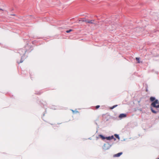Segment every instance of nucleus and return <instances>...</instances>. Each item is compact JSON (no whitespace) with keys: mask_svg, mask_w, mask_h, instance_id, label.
Listing matches in <instances>:
<instances>
[{"mask_svg":"<svg viewBox=\"0 0 159 159\" xmlns=\"http://www.w3.org/2000/svg\"><path fill=\"white\" fill-rule=\"evenodd\" d=\"M151 106L156 108V109L155 111L152 108H151V110L153 113H157L159 112V101L156 99L151 103Z\"/></svg>","mask_w":159,"mask_h":159,"instance_id":"nucleus-1","label":"nucleus"},{"mask_svg":"<svg viewBox=\"0 0 159 159\" xmlns=\"http://www.w3.org/2000/svg\"><path fill=\"white\" fill-rule=\"evenodd\" d=\"M87 19L85 18H81L78 20V23H81L82 22H85L86 23Z\"/></svg>","mask_w":159,"mask_h":159,"instance_id":"nucleus-2","label":"nucleus"},{"mask_svg":"<svg viewBox=\"0 0 159 159\" xmlns=\"http://www.w3.org/2000/svg\"><path fill=\"white\" fill-rule=\"evenodd\" d=\"M95 20H86V23H89L91 24H94V22Z\"/></svg>","mask_w":159,"mask_h":159,"instance_id":"nucleus-3","label":"nucleus"},{"mask_svg":"<svg viewBox=\"0 0 159 159\" xmlns=\"http://www.w3.org/2000/svg\"><path fill=\"white\" fill-rule=\"evenodd\" d=\"M123 153L122 152H120L116 154H115L114 155V157H120V155H121Z\"/></svg>","mask_w":159,"mask_h":159,"instance_id":"nucleus-4","label":"nucleus"},{"mask_svg":"<svg viewBox=\"0 0 159 159\" xmlns=\"http://www.w3.org/2000/svg\"><path fill=\"white\" fill-rule=\"evenodd\" d=\"M126 116V115L124 114H121L119 116V117L120 118L125 117Z\"/></svg>","mask_w":159,"mask_h":159,"instance_id":"nucleus-5","label":"nucleus"},{"mask_svg":"<svg viewBox=\"0 0 159 159\" xmlns=\"http://www.w3.org/2000/svg\"><path fill=\"white\" fill-rule=\"evenodd\" d=\"M98 137L101 138L102 139L104 140L106 139V137L103 136L102 135L100 134L98 135Z\"/></svg>","mask_w":159,"mask_h":159,"instance_id":"nucleus-6","label":"nucleus"},{"mask_svg":"<svg viewBox=\"0 0 159 159\" xmlns=\"http://www.w3.org/2000/svg\"><path fill=\"white\" fill-rule=\"evenodd\" d=\"M150 101L151 102H153V101L154 102L155 100V98L153 97H151L150 98Z\"/></svg>","mask_w":159,"mask_h":159,"instance_id":"nucleus-7","label":"nucleus"},{"mask_svg":"<svg viewBox=\"0 0 159 159\" xmlns=\"http://www.w3.org/2000/svg\"><path fill=\"white\" fill-rule=\"evenodd\" d=\"M114 136H115V137L117 138V139H120V138L119 136V135H118V134H115L114 135Z\"/></svg>","mask_w":159,"mask_h":159,"instance_id":"nucleus-8","label":"nucleus"},{"mask_svg":"<svg viewBox=\"0 0 159 159\" xmlns=\"http://www.w3.org/2000/svg\"><path fill=\"white\" fill-rule=\"evenodd\" d=\"M136 59L137 61H138V63H140V61H139V58H138V57H136Z\"/></svg>","mask_w":159,"mask_h":159,"instance_id":"nucleus-9","label":"nucleus"},{"mask_svg":"<svg viewBox=\"0 0 159 159\" xmlns=\"http://www.w3.org/2000/svg\"><path fill=\"white\" fill-rule=\"evenodd\" d=\"M117 106V105H115L113 106L112 107H111V109H113L114 108H115V107H116Z\"/></svg>","mask_w":159,"mask_h":159,"instance_id":"nucleus-10","label":"nucleus"},{"mask_svg":"<svg viewBox=\"0 0 159 159\" xmlns=\"http://www.w3.org/2000/svg\"><path fill=\"white\" fill-rule=\"evenodd\" d=\"M72 31V30H66V32L67 33H69L71 31Z\"/></svg>","mask_w":159,"mask_h":159,"instance_id":"nucleus-11","label":"nucleus"},{"mask_svg":"<svg viewBox=\"0 0 159 159\" xmlns=\"http://www.w3.org/2000/svg\"><path fill=\"white\" fill-rule=\"evenodd\" d=\"M110 138H111V139H114L115 140H116V139H115V138H114V137H113V136H110Z\"/></svg>","mask_w":159,"mask_h":159,"instance_id":"nucleus-12","label":"nucleus"},{"mask_svg":"<svg viewBox=\"0 0 159 159\" xmlns=\"http://www.w3.org/2000/svg\"><path fill=\"white\" fill-rule=\"evenodd\" d=\"M106 139H107V140H111L110 137H106Z\"/></svg>","mask_w":159,"mask_h":159,"instance_id":"nucleus-13","label":"nucleus"},{"mask_svg":"<svg viewBox=\"0 0 159 159\" xmlns=\"http://www.w3.org/2000/svg\"><path fill=\"white\" fill-rule=\"evenodd\" d=\"M99 107H100V106L97 105L96 106V109H98V108H99Z\"/></svg>","mask_w":159,"mask_h":159,"instance_id":"nucleus-14","label":"nucleus"},{"mask_svg":"<svg viewBox=\"0 0 159 159\" xmlns=\"http://www.w3.org/2000/svg\"><path fill=\"white\" fill-rule=\"evenodd\" d=\"M23 61V60H22V59H21L20 61V62H19L18 63L20 64V63H22Z\"/></svg>","mask_w":159,"mask_h":159,"instance_id":"nucleus-15","label":"nucleus"},{"mask_svg":"<svg viewBox=\"0 0 159 159\" xmlns=\"http://www.w3.org/2000/svg\"><path fill=\"white\" fill-rule=\"evenodd\" d=\"M0 11H3V9L0 8Z\"/></svg>","mask_w":159,"mask_h":159,"instance_id":"nucleus-16","label":"nucleus"},{"mask_svg":"<svg viewBox=\"0 0 159 159\" xmlns=\"http://www.w3.org/2000/svg\"><path fill=\"white\" fill-rule=\"evenodd\" d=\"M157 159H159V158H158Z\"/></svg>","mask_w":159,"mask_h":159,"instance_id":"nucleus-17","label":"nucleus"}]
</instances>
